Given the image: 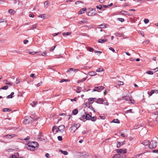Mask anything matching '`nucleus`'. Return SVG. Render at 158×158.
Here are the masks:
<instances>
[{
	"mask_svg": "<svg viewBox=\"0 0 158 158\" xmlns=\"http://www.w3.org/2000/svg\"><path fill=\"white\" fill-rule=\"evenodd\" d=\"M38 146V143L35 142H30L27 144V148L28 149L31 151H33L35 150V148Z\"/></svg>",
	"mask_w": 158,
	"mask_h": 158,
	"instance_id": "1",
	"label": "nucleus"
},
{
	"mask_svg": "<svg viewBox=\"0 0 158 158\" xmlns=\"http://www.w3.org/2000/svg\"><path fill=\"white\" fill-rule=\"evenodd\" d=\"M80 126V124L79 123L74 124L70 127V129L71 131L75 132Z\"/></svg>",
	"mask_w": 158,
	"mask_h": 158,
	"instance_id": "2",
	"label": "nucleus"
},
{
	"mask_svg": "<svg viewBox=\"0 0 158 158\" xmlns=\"http://www.w3.org/2000/svg\"><path fill=\"white\" fill-rule=\"evenodd\" d=\"M32 119L31 116H27L25 117L23 122L26 124H27L32 121Z\"/></svg>",
	"mask_w": 158,
	"mask_h": 158,
	"instance_id": "3",
	"label": "nucleus"
},
{
	"mask_svg": "<svg viewBox=\"0 0 158 158\" xmlns=\"http://www.w3.org/2000/svg\"><path fill=\"white\" fill-rule=\"evenodd\" d=\"M157 143L155 140L152 141L149 144V147L150 149L155 148L157 145Z\"/></svg>",
	"mask_w": 158,
	"mask_h": 158,
	"instance_id": "4",
	"label": "nucleus"
},
{
	"mask_svg": "<svg viewBox=\"0 0 158 158\" xmlns=\"http://www.w3.org/2000/svg\"><path fill=\"white\" fill-rule=\"evenodd\" d=\"M77 156L80 157H85L89 156V153L86 152H82L78 153Z\"/></svg>",
	"mask_w": 158,
	"mask_h": 158,
	"instance_id": "5",
	"label": "nucleus"
},
{
	"mask_svg": "<svg viewBox=\"0 0 158 158\" xmlns=\"http://www.w3.org/2000/svg\"><path fill=\"white\" fill-rule=\"evenodd\" d=\"M104 87L102 86H100L98 87H96L94 88V89L93 90V92L98 91L100 92L103 89Z\"/></svg>",
	"mask_w": 158,
	"mask_h": 158,
	"instance_id": "6",
	"label": "nucleus"
},
{
	"mask_svg": "<svg viewBox=\"0 0 158 158\" xmlns=\"http://www.w3.org/2000/svg\"><path fill=\"white\" fill-rule=\"evenodd\" d=\"M65 128V126L64 125H61L58 127V129L56 130V132H62L64 131Z\"/></svg>",
	"mask_w": 158,
	"mask_h": 158,
	"instance_id": "7",
	"label": "nucleus"
},
{
	"mask_svg": "<svg viewBox=\"0 0 158 158\" xmlns=\"http://www.w3.org/2000/svg\"><path fill=\"white\" fill-rule=\"evenodd\" d=\"M93 11V10H91L89 12L88 14V15L89 16H92L93 15H96L97 13L96 12L93 13L92 11Z\"/></svg>",
	"mask_w": 158,
	"mask_h": 158,
	"instance_id": "8",
	"label": "nucleus"
},
{
	"mask_svg": "<svg viewBox=\"0 0 158 158\" xmlns=\"http://www.w3.org/2000/svg\"><path fill=\"white\" fill-rule=\"evenodd\" d=\"M87 22V19L86 18H84L83 20L79 21L78 22L79 24H81L82 23H85Z\"/></svg>",
	"mask_w": 158,
	"mask_h": 158,
	"instance_id": "9",
	"label": "nucleus"
},
{
	"mask_svg": "<svg viewBox=\"0 0 158 158\" xmlns=\"http://www.w3.org/2000/svg\"><path fill=\"white\" fill-rule=\"evenodd\" d=\"M96 98H90L88 99V101L90 102V103H93L94 101L96 100Z\"/></svg>",
	"mask_w": 158,
	"mask_h": 158,
	"instance_id": "10",
	"label": "nucleus"
},
{
	"mask_svg": "<svg viewBox=\"0 0 158 158\" xmlns=\"http://www.w3.org/2000/svg\"><path fill=\"white\" fill-rule=\"evenodd\" d=\"M104 101L102 98H99L96 102L98 103L103 104Z\"/></svg>",
	"mask_w": 158,
	"mask_h": 158,
	"instance_id": "11",
	"label": "nucleus"
},
{
	"mask_svg": "<svg viewBox=\"0 0 158 158\" xmlns=\"http://www.w3.org/2000/svg\"><path fill=\"white\" fill-rule=\"evenodd\" d=\"M98 26H100L99 27H97L98 28H106V24H101Z\"/></svg>",
	"mask_w": 158,
	"mask_h": 158,
	"instance_id": "12",
	"label": "nucleus"
},
{
	"mask_svg": "<svg viewBox=\"0 0 158 158\" xmlns=\"http://www.w3.org/2000/svg\"><path fill=\"white\" fill-rule=\"evenodd\" d=\"M50 2L48 1H46L44 2V4L45 5L44 7L45 8H47L48 7L49 4Z\"/></svg>",
	"mask_w": 158,
	"mask_h": 158,
	"instance_id": "13",
	"label": "nucleus"
},
{
	"mask_svg": "<svg viewBox=\"0 0 158 158\" xmlns=\"http://www.w3.org/2000/svg\"><path fill=\"white\" fill-rule=\"evenodd\" d=\"M149 141L148 140H145L143 142L142 144L145 146H147L148 145H149Z\"/></svg>",
	"mask_w": 158,
	"mask_h": 158,
	"instance_id": "14",
	"label": "nucleus"
},
{
	"mask_svg": "<svg viewBox=\"0 0 158 158\" xmlns=\"http://www.w3.org/2000/svg\"><path fill=\"white\" fill-rule=\"evenodd\" d=\"M107 41V40L106 39H99L98 40V42L99 43H102L106 42Z\"/></svg>",
	"mask_w": 158,
	"mask_h": 158,
	"instance_id": "15",
	"label": "nucleus"
},
{
	"mask_svg": "<svg viewBox=\"0 0 158 158\" xmlns=\"http://www.w3.org/2000/svg\"><path fill=\"white\" fill-rule=\"evenodd\" d=\"M85 116V119L87 120H90L91 118V116L89 114H86Z\"/></svg>",
	"mask_w": 158,
	"mask_h": 158,
	"instance_id": "16",
	"label": "nucleus"
},
{
	"mask_svg": "<svg viewBox=\"0 0 158 158\" xmlns=\"http://www.w3.org/2000/svg\"><path fill=\"white\" fill-rule=\"evenodd\" d=\"M70 70H71L73 71H74L75 72H77L79 71V69H74L73 68H70L69 69V70L67 71V72H68L70 71Z\"/></svg>",
	"mask_w": 158,
	"mask_h": 158,
	"instance_id": "17",
	"label": "nucleus"
},
{
	"mask_svg": "<svg viewBox=\"0 0 158 158\" xmlns=\"http://www.w3.org/2000/svg\"><path fill=\"white\" fill-rule=\"evenodd\" d=\"M123 142H118L116 144L117 147V148H119L120 147V146L123 145Z\"/></svg>",
	"mask_w": 158,
	"mask_h": 158,
	"instance_id": "18",
	"label": "nucleus"
},
{
	"mask_svg": "<svg viewBox=\"0 0 158 158\" xmlns=\"http://www.w3.org/2000/svg\"><path fill=\"white\" fill-rule=\"evenodd\" d=\"M89 74L90 76H93L96 75L97 73L94 71H91L89 73Z\"/></svg>",
	"mask_w": 158,
	"mask_h": 158,
	"instance_id": "19",
	"label": "nucleus"
},
{
	"mask_svg": "<svg viewBox=\"0 0 158 158\" xmlns=\"http://www.w3.org/2000/svg\"><path fill=\"white\" fill-rule=\"evenodd\" d=\"M86 9L85 7H84L81 9L79 11V14H81L84 13V11L86 10Z\"/></svg>",
	"mask_w": 158,
	"mask_h": 158,
	"instance_id": "20",
	"label": "nucleus"
},
{
	"mask_svg": "<svg viewBox=\"0 0 158 158\" xmlns=\"http://www.w3.org/2000/svg\"><path fill=\"white\" fill-rule=\"evenodd\" d=\"M59 151L65 155H67L68 154V152L66 151H63L61 149H60Z\"/></svg>",
	"mask_w": 158,
	"mask_h": 158,
	"instance_id": "21",
	"label": "nucleus"
},
{
	"mask_svg": "<svg viewBox=\"0 0 158 158\" xmlns=\"http://www.w3.org/2000/svg\"><path fill=\"white\" fill-rule=\"evenodd\" d=\"M37 104H38V103L37 102L34 101V102H33L31 103L30 105H31V106L32 107H34Z\"/></svg>",
	"mask_w": 158,
	"mask_h": 158,
	"instance_id": "22",
	"label": "nucleus"
},
{
	"mask_svg": "<svg viewBox=\"0 0 158 158\" xmlns=\"http://www.w3.org/2000/svg\"><path fill=\"white\" fill-rule=\"evenodd\" d=\"M71 33V32H68L66 33H62V35L64 36H66L67 35H70Z\"/></svg>",
	"mask_w": 158,
	"mask_h": 158,
	"instance_id": "23",
	"label": "nucleus"
},
{
	"mask_svg": "<svg viewBox=\"0 0 158 158\" xmlns=\"http://www.w3.org/2000/svg\"><path fill=\"white\" fill-rule=\"evenodd\" d=\"M14 94V92H11L10 95H9L6 97V98H13L12 95H13Z\"/></svg>",
	"mask_w": 158,
	"mask_h": 158,
	"instance_id": "24",
	"label": "nucleus"
},
{
	"mask_svg": "<svg viewBox=\"0 0 158 158\" xmlns=\"http://www.w3.org/2000/svg\"><path fill=\"white\" fill-rule=\"evenodd\" d=\"M78 112V110L77 109H75L73 110L72 113L74 115H76L77 114Z\"/></svg>",
	"mask_w": 158,
	"mask_h": 158,
	"instance_id": "25",
	"label": "nucleus"
},
{
	"mask_svg": "<svg viewBox=\"0 0 158 158\" xmlns=\"http://www.w3.org/2000/svg\"><path fill=\"white\" fill-rule=\"evenodd\" d=\"M7 137L9 138V137H10V138H12L16 136V135L15 134H12V135H6Z\"/></svg>",
	"mask_w": 158,
	"mask_h": 158,
	"instance_id": "26",
	"label": "nucleus"
},
{
	"mask_svg": "<svg viewBox=\"0 0 158 158\" xmlns=\"http://www.w3.org/2000/svg\"><path fill=\"white\" fill-rule=\"evenodd\" d=\"M80 119L81 120L83 121L84 122L85 121V116L84 115L82 116L80 118Z\"/></svg>",
	"mask_w": 158,
	"mask_h": 158,
	"instance_id": "27",
	"label": "nucleus"
},
{
	"mask_svg": "<svg viewBox=\"0 0 158 158\" xmlns=\"http://www.w3.org/2000/svg\"><path fill=\"white\" fill-rule=\"evenodd\" d=\"M122 156H123L122 155H116L115 156H114L113 158H120ZM121 158H123L122 157H121Z\"/></svg>",
	"mask_w": 158,
	"mask_h": 158,
	"instance_id": "28",
	"label": "nucleus"
},
{
	"mask_svg": "<svg viewBox=\"0 0 158 158\" xmlns=\"http://www.w3.org/2000/svg\"><path fill=\"white\" fill-rule=\"evenodd\" d=\"M112 122L115 123H119L120 122L118 119H114L112 121Z\"/></svg>",
	"mask_w": 158,
	"mask_h": 158,
	"instance_id": "29",
	"label": "nucleus"
},
{
	"mask_svg": "<svg viewBox=\"0 0 158 158\" xmlns=\"http://www.w3.org/2000/svg\"><path fill=\"white\" fill-rule=\"evenodd\" d=\"M27 53H28L29 54H30L34 55V54H35L37 52H31V51H30L29 50V51H28V52H27Z\"/></svg>",
	"mask_w": 158,
	"mask_h": 158,
	"instance_id": "30",
	"label": "nucleus"
},
{
	"mask_svg": "<svg viewBox=\"0 0 158 158\" xmlns=\"http://www.w3.org/2000/svg\"><path fill=\"white\" fill-rule=\"evenodd\" d=\"M8 86L7 85H5L3 87H2L1 88H0V90L1 89L6 90L8 88Z\"/></svg>",
	"mask_w": 158,
	"mask_h": 158,
	"instance_id": "31",
	"label": "nucleus"
},
{
	"mask_svg": "<svg viewBox=\"0 0 158 158\" xmlns=\"http://www.w3.org/2000/svg\"><path fill=\"white\" fill-rule=\"evenodd\" d=\"M104 71V69L102 68H98L96 70L97 72H100Z\"/></svg>",
	"mask_w": 158,
	"mask_h": 158,
	"instance_id": "32",
	"label": "nucleus"
},
{
	"mask_svg": "<svg viewBox=\"0 0 158 158\" xmlns=\"http://www.w3.org/2000/svg\"><path fill=\"white\" fill-rule=\"evenodd\" d=\"M127 12L124 10H122L120 12V13L122 15H127Z\"/></svg>",
	"mask_w": 158,
	"mask_h": 158,
	"instance_id": "33",
	"label": "nucleus"
},
{
	"mask_svg": "<svg viewBox=\"0 0 158 158\" xmlns=\"http://www.w3.org/2000/svg\"><path fill=\"white\" fill-rule=\"evenodd\" d=\"M3 111L6 112V111H10L11 110L9 108H4L3 110Z\"/></svg>",
	"mask_w": 158,
	"mask_h": 158,
	"instance_id": "34",
	"label": "nucleus"
},
{
	"mask_svg": "<svg viewBox=\"0 0 158 158\" xmlns=\"http://www.w3.org/2000/svg\"><path fill=\"white\" fill-rule=\"evenodd\" d=\"M96 119H97V117H95V116L93 117H91V118H90V119H91V120L92 121H95L96 120Z\"/></svg>",
	"mask_w": 158,
	"mask_h": 158,
	"instance_id": "35",
	"label": "nucleus"
},
{
	"mask_svg": "<svg viewBox=\"0 0 158 158\" xmlns=\"http://www.w3.org/2000/svg\"><path fill=\"white\" fill-rule=\"evenodd\" d=\"M117 84L119 85H122L123 84V82L118 81L117 82Z\"/></svg>",
	"mask_w": 158,
	"mask_h": 158,
	"instance_id": "36",
	"label": "nucleus"
},
{
	"mask_svg": "<svg viewBox=\"0 0 158 158\" xmlns=\"http://www.w3.org/2000/svg\"><path fill=\"white\" fill-rule=\"evenodd\" d=\"M8 12L10 13L13 14H14V10L13 9H10L8 10Z\"/></svg>",
	"mask_w": 158,
	"mask_h": 158,
	"instance_id": "37",
	"label": "nucleus"
},
{
	"mask_svg": "<svg viewBox=\"0 0 158 158\" xmlns=\"http://www.w3.org/2000/svg\"><path fill=\"white\" fill-rule=\"evenodd\" d=\"M130 98L128 97H124L123 98V100H125L126 101H128L129 100Z\"/></svg>",
	"mask_w": 158,
	"mask_h": 158,
	"instance_id": "38",
	"label": "nucleus"
},
{
	"mask_svg": "<svg viewBox=\"0 0 158 158\" xmlns=\"http://www.w3.org/2000/svg\"><path fill=\"white\" fill-rule=\"evenodd\" d=\"M146 73L148 74L152 75L153 74V72L151 71H148L146 72Z\"/></svg>",
	"mask_w": 158,
	"mask_h": 158,
	"instance_id": "39",
	"label": "nucleus"
},
{
	"mask_svg": "<svg viewBox=\"0 0 158 158\" xmlns=\"http://www.w3.org/2000/svg\"><path fill=\"white\" fill-rule=\"evenodd\" d=\"M154 93H155V90H151L150 94H149V95L150 96H151L153 94H154Z\"/></svg>",
	"mask_w": 158,
	"mask_h": 158,
	"instance_id": "40",
	"label": "nucleus"
},
{
	"mask_svg": "<svg viewBox=\"0 0 158 158\" xmlns=\"http://www.w3.org/2000/svg\"><path fill=\"white\" fill-rule=\"evenodd\" d=\"M68 80L66 79H62L60 81V83H62L65 81H68Z\"/></svg>",
	"mask_w": 158,
	"mask_h": 158,
	"instance_id": "41",
	"label": "nucleus"
},
{
	"mask_svg": "<svg viewBox=\"0 0 158 158\" xmlns=\"http://www.w3.org/2000/svg\"><path fill=\"white\" fill-rule=\"evenodd\" d=\"M56 46L55 45V46H54L53 47H52L50 49V51H51V52H52L55 49V48H56Z\"/></svg>",
	"mask_w": 158,
	"mask_h": 158,
	"instance_id": "42",
	"label": "nucleus"
},
{
	"mask_svg": "<svg viewBox=\"0 0 158 158\" xmlns=\"http://www.w3.org/2000/svg\"><path fill=\"white\" fill-rule=\"evenodd\" d=\"M5 84L6 85H9L10 86H12L13 85V83L10 82L5 83Z\"/></svg>",
	"mask_w": 158,
	"mask_h": 158,
	"instance_id": "43",
	"label": "nucleus"
},
{
	"mask_svg": "<svg viewBox=\"0 0 158 158\" xmlns=\"http://www.w3.org/2000/svg\"><path fill=\"white\" fill-rule=\"evenodd\" d=\"M36 24L33 25L31 28V29H34L36 28Z\"/></svg>",
	"mask_w": 158,
	"mask_h": 158,
	"instance_id": "44",
	"label": "nucleus"
},
{
	"mask_svg": "<svg viewBox=\"0 0 158 158\" xmlns=\"http://www.w3.org/2000/svg\"><path fill=\"white\" fill-rule=\"evenodd\" d=\"M118 20L121 22H123L124 21V19L123 18H118Z\"/></svg>",
	"mask_w": 158,
	"mask_h": 158,
	"instance_id": "45",
	"label": "nucleus"
},
{
	"mask_svg": "<svg viewBox=\"0 0 158 158\" xmlns=\"http://www.w3.org/2000/svg\"><path fill=\"white\" fill-rule=\"evenodd\" d=\"M144 22L145 24H147L149 22V21L148 19H145L144 20Z\"/></svg>",
	"mask_w": 158,
	"mask_h": 158,
	"instance_id": "46",
	"label": "nucleus"
},
{
	"mask_svg": "<svg viewBox=\"0 0 158 158\" xmlns=\"http://www.w3.org/2000/svg\"><path fill=\"white\" fill-rule=\"evenodd\" d=\"M60 33H61V32H58L57 33H55L53 34H52V35L54 36H56V35H58L60 34Z\"/></svg>",
	"mask_w": 158,
	"mask_h": 158,
	"instance_id": "47",
	"label": "nucleus"
},
{
	"mask_svg": "<svg viewBox=\"0 0 158 158\" xmlns=\"http://www.w3.org/2000/svg\"><path fill=\"white\" fill-rule=\"evenodd\" d=\"M57 138H58V140L60 141H62V136H58L57 137Z\"/></svg>",
	"mask_w": 158,
	"mask_h": 158,
	"instance_id": "48",
	"label": "nucleus"
},
{
	"mask_svg": "<svg viewBox=\"0 0 158 158\" xmlns=\"http://www.w3.org/2000/svg\"><path fill=\"white\" fill-rule=\"evenodd\" d=\"M96 7L98 9H99L100 10L102 9V7L101 5H99L98 6H96Z\"/></svg>",
	"mask_w": 158,
	"mask_h": 158,
	"instance_id": "49",
	"label": "nucleus"
},
{
	"mask_svg": "<svg viewBox=\"0 0 158 158\" xmlns=\"http://www.w3.org/2000/svg\"><path fill=\"white\" fill-rule=\"evenodd\" d=\"M80 3H83L82 1H77L75 2V4H78Z\"/></svg>",
	"mask_w": 158,
	"mask_h": 158,
	"instance_id": "50",
	"label": "nucleus"
},
{
	"mask_svg": "<svg viewBox=\"0 0 158 158\" xmlns=\"http://www.w3.org/2000/svg\"><path fill=\"white\" fill-rule=\"evenodd\" d=\"M80 88L79 87H78L77 88V89L76 90V92L77 93H80V91L79 90V89Z\"/></svg>",
	"mask_w": 158,
	"mask_h": 158,
	"instance_id": "51",
	"label": "nucleus"
},
{
	"mask_svg": "<svg viewBox=\"0 0 158 158\" xmlns=\"http://www.w3.org/2000/svg\"><path fill=\"white\" fill-rule=\"evenodd\" d=\"M2 22H5V23L6 24L7 23V21L6 20L4 21L3 20V19H1L0 20V23Z\"/></svg>",
	"mask_w": 158,
	"mask_h": 158,
	"instance_id": "52",
	"label": "nucleus"
},
{
	"mask_svg": "<svg viewBox=\"0 0 158 158\" xmlns=\"http://www.w3.org/2000/svg\"><path fill=\"white\" fill-rule=\"evenodd\" d=\"M57 128V127L56 126H54L53 127V128H52V131H53V132H54V131L55 130V129H56Z\"/></svg>",
	"mask_w": 158,
	"mask_h": 158,
	"instance_id": "53",
	"label": "nucleus"
},
{
	"mask_svg": "<svg viewBox=\"0 0 158 158\" xmlns=\"http://www.w3.org/2000/svg\"><path fill=\"white\" fill-rule=\"evenodd\" d=\"M45 156L46 157H47L48 158H49L50 157V156L49 154L48 153L46 154Z\"/></svg>",
	"mask_w": 158,
	"mask_h": 158,
	"instance_id": "54",
	"label": "nucleus"
},
{
	"mask_svg": "<svg viewBox=\"0 0 158 158\" xmlns=\"http://www.w3.org/2000/svg\"><path fill=\"white\" fill-rule=\"evenodd\" d=\"M93 50H94V49L92 48L91 47L89 48V52H91L93 51Z\"/></svg>",
	"mask_w": 158,
	"mask_h": 158,
	"instance_id": "55",
	"label": "nucleus"
},
{
	"mask_svg": "<svg viewBox=\"0 0 158 158\" xmlns=\"http://www.w3.org/2000/svg\"><path fill=\"white\" fill-rule=\"evenodd\" d=\"M109 49L112 51L113 52H115V50H114V49L112 47H110L109 48Z\"/></svg>",
	"mask_w": 158,
	"mask_h": 158,
	"instance_id": "56",
	"label": "nucleus"
},
{
	"mask_svg": "<svg viewBox=\"0 0 158 158\" xmlns=\"http://www.w3.org/2000/svg\"><path fill=\"white\" fill-rule=\"evenodd\" d=\"M129 101L131 102L132 104H134L135 103V102L133 100H131L130 98Z\"/></svg>",
	"mask_w": 158,
	"mask_h": 158,
	"instance_id": "57",
	"label": "nucleus"
},
{
	"mask_svg": "<svg viewBox=\"0 0 158 158\" xmlns=\"http://www.w3.org/2000/svg\"><path fill=\"white\" fill-rule=\"evenodd\" d=\"M102 104H103L105 105L108 106L109 105V103L108 102H106L103 103Z\"/></svg>",
	"mask_w": 158,
	"mask_h": 158,
	"instance_id": "58",
	"label": "nucleus"
},
{
	"mask_svg": "<svg viewBox=\"0 0 158 158\" xmlns=\"http://www.w3.org/2000/svg\"><path fill=\"white\" fill-rule=\"evenodd\" d=\"M95 53H99L100 54H101L102 52L101 51H98L96 50H95L94 51Z\"/></svg>",
	"mask_w": 158,
	"mask_h": 158,
	"instance_id": "59",
	"label": "nucleus"
},
{
	"mask_svg": "<svg viewBox=\"0 0 158 158\" xmlns=\"http://www.w3.org/2000/svg\"><path fill=\"white\" fill-rule=\"evenodd\" d=\"M89 108L91 109V110L94 111V112H95V111L94 110V109L93 108V107L92 106H89Z\"/></svg>",
	"mask_w": 158,
	"mask_h": 158,
	"instance_id": "60",
	"label": "nucleus"
},
{
	"mask_svg": "<svg viewBox=\"0 0 158 158\" xmlns=\"http://www.w3.org/2000/svg\"><path fill=\"white\" fill-rule=\"evenodd\" d=\"M28 42V41L27 40H24L23 41V43L25 44H26Z\"/></svg>",
	"mask_w": 158,
	"mask_h": 158,
	"instance_id": "61",
	"label": "nucleus"
},
{
	"mask_svg": "<svg viewBox=\"0 0 158 158\" xmlns=\"http://www.w3.org/2000/svg\"><path fill=\"white\" fill-rule=\"evenodd\" d=\"M10 158H17V157L15 155H12L10 157Z\"/></svg>",
	"mask_w": 158,
	"mask_h": 158,
	"instance_id": "62",
	"label": "nucleus"
},
{
	"mask_svg": "<svg viewBox=\"0 0 158 158\" xmlns=\"http://www.w3.org/2000/svg\"><path fill=\"white\" fill-rule=\"evenodd\" d=\"M93 158H101V157L100 156H94L93 157Z\"/></svg>",
	"mask_w": 158,
	"mask_h": 158,
	"instance_id": "63",
	"label": "nucleus"
},
{
	"mask_svg": "<svg viewBox=\"0 0 158 158\" xmlns=\"http://www.w3.org/2000/svg\"><path fill=\"white\" fill-rule=\"evenodd\" d=\"M153 152L154 153H158V150H153Z\"/></svg>",
	"mask_w": 158,
	"mask_h": 158,
	"instance_id": "64",
	"label": "nucleus"
}]
</instances>
